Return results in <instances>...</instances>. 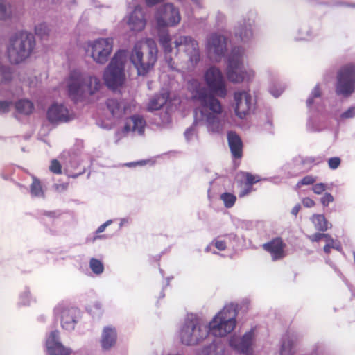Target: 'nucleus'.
Here are the masks:
<instances>
[{
  "instance_id": "58836bf2",
  "label": "nucleus",
  "mask_w": 355,
  "mask_h": 355,
  "mask_svg": "<svg viewBox=\"0 0 355 355\" xmlns=\"http://www.w3.org/2000/svg\"><path fill=\"white\" fill-rule=\"evenodd\" d=\"M0 76L2 81H9L12 77L10 69L0 64Z\"/></svg>"
},
{
  "instance_id": "c9c22d12",
  "label": "nucleus",
  "mask_w": 355,
  "mask_h": 355,
  "mask_svg": "<svg viewBox=\"0 0 355 355\" xmlns=\"http://www.w3.org/2000/svg\"><path fill=\"white\" fill-rule=\"evenodd\" d=\"M316 181V177L313 175H306L302 180L297 182L296 187L300 188L304 185H311L313 184Z\"/></svg>"
},
{
  "instance_id": "f3484780",
  "label": "nucleus",
  "mask_w": 355,
  "mask_h": 355,
  "mask_svg": "<svg viewBox=\"0 0 355 355\" xmlns=\"http://www.w3.org/2000/svg\"><path fill=\"white\" fill-rule=\"evenodd\" d=\"M254 337V330L246 332L242 338L233 336L230 339V345L235 350L245 355L252 354L251 345Z\"/></svg>"
},
{
  "instance_id": "2f4dec72",
  "label": "nucleus",
  "mask_w": 355,
  "mask_h": 355,
  "mask_svg": "<svg viewBox=\"0 0 355 355\" xmlns=\"http://www.w3.org/2000/svg\"><path fill=\"white\" fill-rule=\"evenodd\" d=\"M220 199L226 208H231L234 205L236 197L232 193L225 192L221 194Z\"/></svg>"
},
{
  "instance_id": "f8f14e48",
  "label": "nucleus",
  "mask_w": 355,
  "mask_h": 355,
  "mask_svg": "<svg viewBox=\"0 0 355 355\" xmlns=\"http://www.w3.org/2000/svg\"><path fill=\"white\" fill-rule=\"evenodd\" d=\"M205 81L210 92L219 97L224 98L227 95L225 82L220 71L211 67L205 73Z\"/></svg>"
},
{
  "instance_id": "aec40b11",
  "label": "nucleus",
  "mask_w": 355,
  "mask_h": 355,
  "mask_svg": "<svg viewBox=\"0 0 355 355\" xmlns=\"http://www.w3.org/2000/svg\"><path fill=\"white\" fill-rule=\"evenodd\" d=\"M107 106L111 114L115 117H121L130 110V105L124 100L108 99Z\"/></svg>"
},
{
  "instance_id": "ea45409f",
  "label": "nucleus",
  "mask_w": 355,
  "mask_h": 355,
  "mask_svg": "<svg viewBox=\"0 0 355 355\" xmlns=\"http://www.w3.org/2000/svg\"><path fill=\"white\" fill-rule=\"evenodd\" d=\"M327 189V186L324 183L315 184L312 187L313 193L317 195L322 194Z\"/></svg>"
},
{
  "instance_id": "c03bdc74",
  "label": "nucleus",
  "mask_w": 355,
  "mask_h": 355,
  "mask_svg": "<svg viewBox=\"0 0 355 355\" xmlns=\"http://www.w3.org/2000/svg\"><path fill=\"white\" fill-rule=\"evenodd\" d=\"M340 159L338 157H331L328 160L329 167L331 169H336L340 164Z\"/></svg>"
},
{
  "instance_id": "6e6d98bb",
  "label": "nucleus",
  "mask_w": 355,
  "mask_h": 355,
  "mask_svg": "<svg viewBox=\"0 0 355 355\" xmlns=\"http://www.w3.org/2000/svg\"><path fill=\"white\" fill-rule=\"evenodd\" d=\"M147 163H148L147 160H141V161H139L137 162L129 163L127 165L128 166H136V165L144 166V165H146Z\"/></svg>"
},
{
  "instance_id": "37998d69",
  "label": "nucleus",
  "mask_w": 355,
  "mask_h": 355,
  "mask_svg": "<svg viewBox=\"0 0 355 355\" xmlns=\"http://www.w3.org/2000/svg\"><path fill=\"white\" fill-rule=\"evenodd\" d=\"M324 233L317 232L311 235L307 236V238L312 243L319 242L322 239H324Z\"/></svg>"
},
{
  "instance_id": "7c9ffc66",
  "label": "nucleus",
  "mask_w": 355,
  "mask_h": 355,
  "mask_svg": "<svg viewBox=\"0 0 355 355\" xmlns=\"http://www.w3.org/2000/svg\"><path fill=\"white\" fill-rule=\"evenodd\" d=\"M12 6L5 0H0V20L6 21L12 17Z\"/></svg>"
},
{
  "instance_id": "4be33fe9",
  "label": "nucleus",
  "mask_w": 355,
  "mask_h": 355,
  "mask_svg": "<svg viewBox=\"0 0 355 355\" xmlns=\"http://www.w3.org/2000/svg\"><path fill=\"white\" fill-rule=\"evenodd\" d=\"M146 126L145 120L140 116L134 115L126 119L124 130L125 132L143 133Z\"/></svg>"
},
{
  "instance_id": "cd10ccee",
  "label": "nucleus",
  "mask_w": 355,
  "mask_h": 355,
  "mask_svg": "<svg viewBox=\"0 0 355 355\" xmlns=\"http://www.w3.org/2000/svg\"><path fill=\"white\" fill-rule=\"evenodd\" d=\"M311 220L315 230L322 232L328 230V221L324 215L313 214Z\"/></svg>"
},
{
  "instance_id": "f03ea898",
  "label": "nucleus",
  "mask_w": 355,
  "mask_h": 355,
  "mask_svg": "<svg viewBox=\"0 0 355 355\" xmlns=\"http://www.w3.org/2000/svg\"><path fill=\"white\" fill-rule=\"evenodd\" d=\"M193 98L200 101V105L195 110L194 127L205 125L211 127L212 130H218L220 126L219 115L222 112L220 101L208 93L207 88L197 80L191 83Z\"/></svg>"
},
{
  "instance_id": "7ed1b4c3",
  "label": "nucleus",
  "mask_w": 355,
  "mask_h": 355,
  "mask_svg": "<svg viewBox=\"0 0 355 355\" xmlns=\"http://www.w3.org/2000/svg\"><path fill=\"white\" fill-rule=\"evenodd\" d=\"M69 97L75 103L85 102L100 89L101 83L96 76L85 75L78 70L70 72L65 80Z\"/></svg>"
},
{
  "instance_id": "9d476101",
  "label": "nucleus",
  "mask_w": 355,
  "mask_h": 355,
  "mask_svg": "<svg viewBox=\"0 0 355 355\" xmlns=\"http://www.w3.org/2000/svg\"><path fill=\"white\" fill-rule=\"evenodd\" d=\"M243 51L241 47L234 48L228 59L227 76L230 81L235 83L242 82L245 77L246 71L242 63Z\"/></svg>"
},
{
  "instance_id": "c756f323",
  "label": "nucleus",
  "mask_w": 355,
  "mask_h": 355,
  "mask_svg": "<svg viewBox=\"0 0 355 355\" xmlns=\"http://www.w3.org/2000/svg\"><path fill=\"white\" fill-rule=\"evenodd\" d=\"M30 193L33 197H44L42 182L36 177H33V182L30 185Z\"/></svg>"
},
{
  "instance_id": "3c124183",
  "label": "nucleus",
  "mask_w": 355,
  "mask_h": 355,
  "mask_svg": "<svg viewBox=\"0 0 355 355\" xmlns=\"http://www.w3.org/2000/svg\"><path fill=\"white\" fill-rule=\"evenodd\" d=\"M47 27L44 24H40L35 28V33L37 35H42L46 33Z\"/></svg>"
},
{
  "instance_id": "e2e57ef3",
  "label": "nucleus",
  "mask_w": 355,
  "mask_h": 355,
  "mask_svg": "<svg viewBox=\"0 0 355 355\" xmlns=\"http://www.w3.org/2000/svg\"><path fill=\"white\" fill-rule=\"evenodd\" d=\"M190 131H191V130H190V129H189V128H188V129L186 130L185 134L190 133Z\"/></svg>"
},
{
  "instance_id": "72a5a7b5",
  "label": "nucleus",
  "mask_w": 355,
  "mask_h": 355,
  "mask_svg": "<svg viewBox=\"0 0 355 355\" xmlns=\"http://www.w3.org/2000/svg\"><path fill=\"white\" fill-rule=\"evenodd\" d=\"M293 343L291 340L287 338L282 343L280 355H292L293 354Z\"/></svg>"
},
{
  "instance_id": "a19ab883",
  "label": "nucleus",
  "mask_w": 355,
  "mask_h": 355,
  "mask_svg": "<svg viewBox=\"0 0 355 355\" xmlns=\"http://www.w3.org/2000/svg\"><path fill=\"white\" fill-rule=\"evenodd\" d=\"M334 198L329 193H325L324 196L320 198V202L324 207H327L329 205L334 202Z\"/></svg>"
},
{
  "instance_id": "680f3d73",
  "label": "nucleus",
  "mask_w": 355,
  "mask_h": 355,
  "mask_svg": "<svg viewBox=\"0 0 355 355\" xmlns=\"http://www.w3.org/2000/svg\"><path fill=\"white\" fill-rule=\"evenodd\" d=\"M194 3H196L198 6H200V0H191Z\"/></svg>"
},
{
  "instance_id": "39448f33",
  "label": "nucleus",
  "mask_w": 355,
  "mask_h": 355,
  "mask_svg": "<svg viewBox=\"0 0 355 355\" xmlns=\"http://www.w3.org/2000/svg\"><path fill=\"white\" fill-rule=\"evenodd\" d=\"M35 47L32 34L19 32L10 39L7 48L8 57L11 63L19 64L28 58Z\"/></svg>"
},
{
  "instance_id": "69168bd1",
  "label": "nucleus",
  "mask_w": 355,
  "mask_h": 355,
  "mask_svg": "<svg viewBox=\"0 0 355 355\" xmlns=\"http://www.w3.org/2000/svg\"><path fill=\"white\" fill-rule=\"evenodd\" d=\"M227 133L232 134L233 132L232 131H229V132H227Z\"/></svg>"
},
{
  "instance_id": "423d86ee",
  "label": "nucleus",
  "mask_w": 355,
  "mask_h": 355,
  "mask_svg": "<svg viewBox=\"0 0 355 355\" xmlns=\"http://www.w3.org/2000/svg\"><path fill=\"white\" fill-rule=\"evenodd\" d=\"M127 56L126 51L119 50L105 69L103 79L108 87L114 89L123 84L125 79V64Z\"/></svg>"
},
{
  "instance_id": "4d7b16f0",
  "label": "nucleus",
  "mask_w": 355,
  "mask_h": 355,
  "mask_svg": "<svg viewBox=\"0 0 355 355\" xmlns=\"http://www.w3.org/2000/svg\"><path fill=\"white\" fill-rule=\"evenodd\" d=\"M300 208H301L300 205H299V204L296 205L291 209V214L296 216L297 215Z\"/></svg>"
},
{
  "instance_id": "6ab92c4d",
  "label": "nucleus",
  "mask_w": 355,
  "mask_h": 355,
  "mask_svg": "<svg viewBox=\"0 0 355 355\" xmlns=\"http://www.w3.org/2000/svg\"><path fill=\"white\" fill-rule=\"evenodd\" d=\"M58 331H54L51 333L49 338L46 340V347L50 355H70L71 350L64 347L57 341Z\"/></svg>"
},
{
  "instance_id": "e433bc0d",
  "label": "nucleus",
  "mask_w": 355,
  "mask_h": 355,
  "mask_svg": "<svg viewBox=\"0 0 355 355\" xmlns=\"http://www.w3.org/2000/svg\"><path fill=\"white\" fill-rule=\"evenodd\" d=\"M321 96L320 88L318 85H317L313 89L311 96L306 101V104L308 107H311L313 103L314 98H319Z\"/></svg>"
},
{
  "instance_id": "4468645a",
  "label": "nucleus",
  "mask_w": 355,
  "mask_h": 355,
  "mask_svg": "<svg viewBox=\"0 0 355 355\" xmlns=\"http://www.w3.org/2000/svg\"><path fill=\"white\" fill-rule=\"evenodd\" d=\"M234 112L240 119H244L249 115L254 107L252 96L245 91L236 92L234 95Z\"/></svg>"
},
{
  "instance_id": "1a4fd4ad",
  "label": "nucleus",
  "mask_w": 355,
  "mask_h": 355,
  "mask_svg": "<svg viewBox=\"0 0 355 355\" xmlns=\"http://www.w3.org/2000/svg\"><path fill=\"white\" fill-rule=\"evenodd\" d=\"M355 88V67L346 64L340 68L337 73L336 92L338 95L348 96Z\"/></svg>"
},
{
  "instance_id": "49530a36",
  "label": "nucleus",
  "mask_w": 355,
  "mask_h": 355,
  "mask_svg": "<svg viewBox=\"0 0 355 355\" xmlns=\"http://www.w3.org/2000/svg\"><path fill=\"white\" fill-rule=\"evenodd\" d=\"M212 244L219 250L223 251L227 248L226 242L222 240L214 239Z\"/></svg>"
},
{
  "instance_id": "0eeeda50",
  "label": "nucleus",
  "mask_w": 355,
  "mask_h": 355,
  "mask_svg": "<svg viewBox=\"0 0 355 355\" xmlns=\"http://www.w3.org/2000/svg\"><path fill=\"white\" fill-rule=\"evenodd\" d=\"M173 44L177 53H183L187 57L191 66L196 65L200 60V51L198 41L190 35L173 37Z\"/></svg>"
},
{
  "instance_id": "5701e85b",
  "label": "nucleus",
  "mask_w": 355,
  "mask_h": 355,
  "mask_svg": "<svg viewBox=\"0 0 355 355\" xmlns=\"http://www.w3.org/2000/svg\"><path fill=\"white\" fill-rule=\"evenodd\" d=\"M116 331L114 328L105 327L103 329L101 338V345L104 349H109L116 342Z\"/></svg>"
},
{
  "instance_id": "a211bd4d",
  "label": "nucleus",
  "mask_w": 355,
  "mask_h": 355,
  "mask_svg": "<svg viewBox=\"0 0 355 355\" xmlns=\"http://www.w3.org/2000/svg\"><path fill=\"white\" fill-rule=\"evenodd\" d=\"M127 24L132 31H141L146 26V20L142 8L136 6L133 11L129 15Z\"/></svg>"
},
{
  "instance_id": "f704fd0d",
  "label": "nucleus",
  "mask_w": 355,
  "mask_h": 355,
  "mask_svg": "<svg viewBox=\"0 0 355 355\" xmlns=\"http://www.w3.org/2000/svg\"><path fill=\"white\" fill-rule=\"evenodd\" d=\"M89 266L93 272L96 275H100L103 272L104 267L102 262L95 258H92L89 261Z\"/></svg>"
},
{
  "instance_id": "20e7f679",
  "label": "nucleus",
  "mask_w": 355,
  "mask_h": 355,
  "mask_svg": "<svg viewBox=\"0 0 355 355\" xmlns=\"http://www.w3.org/2000/svg\"><path fill=\"white\" fill-rule=\"evenodd\" d=\"M146 51L141 44H135L130 55V61L136 68L139 76H145L154 67L157 60V46L153 39L148 38L144 42Z\"/></svg>"
},
{
  "instance_id": "a18cd8bd",
  "label": "nucleus",
  "mask_w": 355,
  "mask_h": 355,
  "mask_svg": "<svg viewBox=\"0 0 355 355\" xmlns=\"http://www.w3.org/2000/svg\"><path fill=\"white\" fill-rule=\"evenodd\" d=\"M355 116V106L349 107L347 111L341 114V119H351Z\"/></svg>"
},
{
  "instance_id": "dca6fc26",
  "label": "nucleus",
  "mask_w": 355,
  "mask_h": 355,
  "mask_svg": "<svg viewBox=\"0 0 355 355\" xmlns=\"http://www.w3.org/2000/svg\"><path fill=\"white\" fill-rule=\"evenodd\" d=\"M261 247L263 250L270 254L273 261L283 259L286 255L285 251L286 245L282 237L277 236L273 238L270 241L263 243Z\"/></svg>"
},
{
  "instance_id": "412c9836",
  "label": "nucleus",
  "mask_w": 355,
  "mask_h": 355,
  "mask_svg": "<svg viewBox=\"0 0 355 355\" xmlns=\"http://www.w3.org/2000/svg\"><path fill=\"white\" fill-rule=\"evenodd\" d=\"M228 145L233 158L240 159L243 157V144L239 135H227Z\"/></svg>"
},
{
  "instance_id": "ddd939ff",
  "label": "nucleus",
  "mask_w": 355,
  "mask_h": 355,
  "mask_svg": "<svg viewBox=\"0 0 355 355\" xmlns=\"http://www.w3.org/2000/svg\"><path fill=\"white\" fill-rule=\"evenodd\" d=\"M206 49L211 58L220 60L227 49V38L220 34L210 35L207 39Z\"/></svg>"
},
{
  "instance_id": "bf43d9fd",
  "label": "nucleus",
  "mask_w": 355,
  "mask_h": 355,
  "mask_svg": "<svg viewBox=\"0 0 355 355\" xmlns=\"http://www.w3.org/2000/svg\"><path fill=\"white\" fill-rule=\"evenodd\" d=\"M331 249H335V247H333V245H326L324 246V252L329 254L331 252Z\"/></svg>"
},
{
  "instance_id": "473e14b6",
  "label": "nucleus",
  "mask_w": 355,
  "mask_h": 355,
  "mask_svg": "<svg viewBox=\"0 0 355 355\" xmlns=\"http://www.w3.org/2000/svg\"><path fill=\"white\" fill-rule=\"evenodd\" d=\"M240 174L243 178H245L246 185H250L252 187L254 184L259 182L261 180V178L259 175H253L248 172L241 171Z\"/></svg>"
},
{
  "instance_id": "de8ad7c7",
  "label": "nucleus",
  "mask_w": 355,
  "mask_h": 355,
  "mask_svg": "<svg viewBox=\"0 0 355 355\" xmlns=\"http://www.w3.org/2000/svg\"><path fill=\"white\" fill-rule=\"evenodd\" d=\"M283 91L284 88L282 87L277 88L276 85H272L270 87V94L276 98L279 97Z\"/></svg>"
},
{
  "instance_id": "b1692460",
  "label": "nucleus",
  "mask_w": 355,
  "mask_h": 355,
  "mask_svg": "<svg viewBox=\"0 0 355 355\" xmlns=\"http://www.w3.org/2000/svg\"><path fill=\"white\" fill-rule=\"evenodd\" d=\"M235 35L242 42H248L253 35L251 23L245 21L243 24L240 23L235 28Z\"/></svg>"
},
{
  "instance_id": "c85d7f7f",
  "label": "nucleus",
  "mask_w": 355,
  "mask_h": 355,
  "mask_svg": "<svg viewBox=\"0 0 355 355\" xmlns=\"http://www.w3.org/2000/svg\"><path fill=\"white\" fill-rule=\"evenodd\" d=\"M159 42L166 54L172 52L171 39L168 31H164L159 33Z\"/></svg>"
},
{
  "instance_id": "0e129e2a",
  "label": "nucleus",
  "mask_w": 355,
  "mask_h": 355,
  "mask_svg": "<svg viewBox=\"0 0 355 355\" xmlns=\"http://www.w3.org/2000/svg\"><path fill=\"white\" fill-rule=\"evenodd\" d=\"M104 128H105V129H106V130H108V129H109V128H108V125H107V124H106V125H105Z\"/></svg>"
},
{
  "instance_id": "a878e982",
  "label": "nucleus",
  "mask_w": 355,
  "mask_h": 355,
  "mask_svg": "<svg viewBox=\"0 0 355 355\" xmlns=\"http://www.w3.org/2000/svg\"><path fill=\"white\" fill-rule=\"evenodd\" d=\"M61 322L62 328L67 330L73 329L76 324L75 311L64 309L62 312Z\"/></svg>"
},
{
  "instance_id": "052dcab7",
  "label": "nucleus",
  "mask_w": 355,
  "mask_h": 355,
  "mask_svg": "<svg viewBox=\"0 0 355 355\" xmlns=\"http://www.w3.org/2000/svg\"><path fill=\"white\" fill-rule=\"evenodd\" d=\"M44 215L49 216V217H55V213L53 211H46L44 213Z\"/></svg>"
},
{
  "instance_id": "f257e3e1",
  "label": "nucleus",
  "mask_w": 355,
  "mask_h": 355,
  "mask_svg": "<svg viewBox=\"0 0 355 355\" xmlns=\"http://www.w3.org/2000/svg\"><path fill=\"white\" fill-rule=\"evenodd\" d=\"M236 313L230 307H225L209 322L208 327L197 317L185 319L180 331L181 343L195 345L203 341L209 333L215 337H224L236 327Z\"/></svg>"
},
{
  "instance_id": "8fccbe9b",
  "label": "nucleus",
  "mask_w": 355,
  "mask_h": 355,
  "mask_svg": "<svg viewBox=\"0 0 355 355\" xmlns=\"http://www.w3.org/2000/svg\"><path fill=\"white\" fill-rule=\"evenodd\" d=\"M302 205L305 207H313L315 206V203L314 200L309 197L304 198L302 200Z\"/></svg>"
},
{
  "instance_id": "79ce46f5",
  "label": "nucleus",
  "mask_w": 355,
  "mask_h": 355,
  "mask_svg": "<svg viewBox=\"0 0 355 355\" xmlns=\"http://www.w3.org/2000/svg\"><path fill=\"white\" fill-rule=\"evenodd\" d=\"M326 245H333L335 249L338 250L340 248L339 243H336L334 239L329 234H325L324 239H323Z\"/></svg>"
},
{
  "instance_id": "864d4df0",
  "label": "nucleus",
  "mask_w": 355,
  "mask_h": 355,
  "mask_svg": "<svg viewBox=\"0 0 355 355\" xmlns=\"http://www.w3.org/2000/svg\"><path fill=\"white\" fill-rule=\"evenodd\" d=\"M111 223H112V221H111V220H107V222H105V223H103V225H100V226L98 227V228L97 229V230H96V233H97V234H99V233L103 232L105 230V227H106L108 225H110Z\"/></svg>"
},
{
  "instance_id": "9b49d317",
  "label": "nucleus",
  "mask_w": 355,
  "mask_h": 355,
  "mask_svg": "<svg viewBox=\"0 0 355 355\" xmlns=\"http://www.w3.org/2000/svg\"><path fill=\"white\" fill-rule=\"evenodd\" d=\"M155 19L157 26L164 28L176 26L180 23L181 17L178 9L171 3H166L159 8Z\"/></svg>"
},
{
  "instance_id": "09e8293b",
  "label": "nucleus",
  "mask_w": 355,
  "mask_h": 355,
  "mask_svg": "<svg viewBox=\"0 0 355 355\" xmlns=\"http://www.w3.org/2000/svg\"><path fill=\"white\" fill-rule=\"evenodd\" d=\"M10 103L6 101H0V113H6L9 111Z\"/></svg>"
},
{
  "instance_id": "603ef678",
  "label": "nucleus",
  "mask_w": 355,
  "mask_h": 355,
  "mask_svg": "<svg viewBox=\"0 0 355 355\" xmlns=\"http://www.w3.org/2000/svg\"><path fill=\"white\" fill-rule=\"evenodd\" d=\"M252 187L250 186V185H246V187L243 189L242 191H240L239 194V196L240 198H243L247 195H248L249 193H250L252 191Z\"/></svg>"
},
{
  "instance_id": "5fc2aeb1",
  "label": "nucleus",
  "mask_w": 355,
  "mask_h": 355,
  "mask_svg": "<svg viewBox=\"0 0 355 355\" xmlns=\"http://www.w3.org/2000/svg\"><path fill=\"white\" fill-rule=\"evenodd\" d=\"M303 164H314L315 163V159L313 157H306L302 161Z\"/></svg>"
},
{
  "instance_id": "4c0bfd02",
  "label": "nucleus",
  "mask_w": 355,
  "mask_h": 355,
  "mask_svg": "<svg viewBox=\"0 0 355 355\" xmlns=\"http://www.w3.org/2000/svg\"><path fill=\"white\" fill-rule=\"evenodd\" d=\"M49 170L54 174H62V165L57 159H53L49 166Z\"/></svg>"
},
{
  "instance_id": "2eb2a0df",
  "label": "nucleus",
  "mask_w": 355,
  "mask_h": 355,
  "mask_svg": "<svg viewBox=\"0 0 355 355\" xmlns=\"http://www.w3.org/2000/svg\"><path fill=\"white\" fill-rule=\"evenodd\" d=\"M47 117L52 123L67 122L73 119L75 114L64 105L55 103L49 108Z\"/></svg>"
},
{
  "instance_id": "393cba45",
  "label": "nucleus",
  "mask_w": 355,
  "mask_h": 355,
  "mask_svg": "<svg viewBox=\"0 0 355 355\" xmlns=\"http://www.w3.org/2000/svg\"><path fill=\"white\" fill-rule=\"evenodd\" d=\"M169 95L167 92L153 96L148 105V110L150 111L158 110L162 108L167 102Z\"/></svg>"
},
{
  "instance_id": "bb28decb",
  "label": "nucleus",
  "mask_w": 355,
  "mask_h": 355,
  "mask_svg": "<svg viewBox=\"0 0 355 355\" xmlns=\"http://www.w3.org/2000/svg\"><path fill=\"white\" fill-rule=\"evenodd\" d=\"M15 109L18 113L28 115L32 113L34 105L33 103L28 99H21L16 102Z\"/></svg>"
},
{
  "instance_id": "13d9d810",
  "label": "nucleus",
  "mask_w": 355,
  "mask_h": 355,
  "mask_svg": "<svg viewBox=\"0 0 355 355\" xmlns=\"http://www.w3.org/2000/svg\"><path fill=\"white\" fill-rule=\"evenodd\" d=\"M162 1L163 0H146V3L148 6H153Z\"/></svg>"
},
{
  "instance_id": "6e6552de",
  "label": "nucleus",
  "mask_w": 355,
  "mask_h": 355,
  "mask_svg": "<svg viewBox=\"0 0 355 355\" xmlns=\"http://www.w3.org/2000/svg\"><path fill=\"white\" fill-rule=\"evenodd\" d=\"M113 46L112 38H99L88 42L87 51L90 53L92 58L96 63L105 64L112 52Z\"/></svg>"
}]
</instances>
